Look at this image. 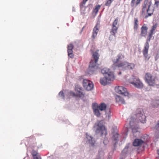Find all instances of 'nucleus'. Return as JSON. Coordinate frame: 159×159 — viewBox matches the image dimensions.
<instances>
[{
	"instance_id": "f257e3e1",
	"label": "nucleus",
	"mask_w": 159,
	"mask_h": 159,
	"mask_svg": "<svg viewBox=\"0 0 159 159\" xmlns=\"http://www.w3.org/2000/svg\"><path fill=\"white\" fill-rule=\"evenodd\" d=\"M146 121V117L143 110L141 109H138L135 114L131 116L130 119L129 124L133 133L138 132V126L136 122L144 123Z\"/></svg>"
},
{
	"instance_id": "f03ea898",
	"label": "nucleus",
	"mask_w": 159,
	"mask_h": 159,
	"mask_svg": "<svg viewBox=\"0 0 159 159\" xmlns=\"http://www.w3.org/2000/svg\"><path fill=\"white\" fill-rule=\"evenodd\" d=\"M98 50H96L93 52V56L94 61L92 60L89 65V71L90 74L95 73V72L98 70V66L97 64L99 57L98 54Z\"/></svg>"
},
{
	"instance_id": "7ed1b4c3",
	"label": "nucleus",
	"mask_w": 159,
	"mask_h": 159,
	"mask_svg": "<svg viewBox=\"0 0 159 159\" xmlns=\"http://www.w3.org/2000/svg\"><path fill=\"white\" fill-rule=\"evenodd\" d=\"M129 82L134 87L141 89L143 87V84L142 81L137 76L131 75L128 79Z\"/></svg>"
},
{
	"instance_id": "20e7f679",
	"label": "nucleus",
	"mask_w": 159,
	"mask_h": 159,
	"mask_svg": "<svg viewBox=\"0 0 159 159\" xmlns=\"http://www.w3.org/2000/svg\"><path fill=\"white\" fill-rule=\"evenodd\" d=\"M93 129L96 134L101 136L106 135L107 134L105 126L101 121L97 122L95 124Z\"/></svg>"
},
{
	"instance_id": "39448f33",
	"label": "nucleus",
	"mask_w": 159,
	"mask_h": 159,
	"mask_svg": "<svg viewBox=\"0 0 159 159\" xmlns=\"http://www.w3.org/2000/svg\"><path fill=\"white\" fill-rule=\"evenodd\" d=\"M106 105L104 103H102L99 106L97 104H93V108L95 115L98 117H99L101 116V113L99 111H102L105 110L106 108Z\"/></svg>"
},
{
	"instance_id": "423d86ee",
	"label": "nucleus",
	"mask_w": 159,
	"mask_h": 159,
	"mask_svg": "<svg viewBox=\"0 0 159 159\" xmlns=\"http://www.w3.org/2000/svg\"><path fill=\"white\" fill-rule=\"evenodd\" d=\"M118 67L122 70H133L135 67V65L133 63H129L124 61L118 64L117 65Z\"/></svg>"
},
{
	"instance_id": "0eeeda50",
	"label": "nucleus",
	"mask_w": 159,
	"mask_h": 159,
	"mask_svg": "<svg viewBox=\"0 0 159 159\" xmlns=\"http://www.w3.org/2000/svg\"><path fill=\"white\" fill-rule=\"evenodd\" d=\"M145 76L146 81L150 86H154L157 84L156 78L153 76L150 73H146Z\"/></svg>"
},
{
	"instance_id": "6e6552de",
	"label": "nucleus",
	"mask_w": 159,
	"mask_h": 159,
	"mask_svg": "<svg viewBox=\"0 0 159 159\" xmlns=\"http://www.w3.org/2000/svg\"><path fill=\"white\" fill-rule=\"evenodd\" d=\"M116 92L120 94L125 97H129V94L125 87L122 86H116L115 88Z\"/></svg>"
},
{
	"instance_id": "1a4fd4ad",
	"label": "nucleus",
	"mask_w": 159,
	"mask_h": 159,
	"mask_svg": "<svg viewBox=\"0 0 159 159\" xmlns=\"http://www.w3.org/2000/svg\"><path fill=\"white\" fill-rule=\"evenodd\" d=\"M75 91L76 92V94L73 92L70 91L69 93L67 95L66 92H65V95L67 96V98L69 97V95L72 96H77L79 97H81L83 96L84 94L82 92V88H77L75 89Z\"/></svg>"
},
{
	"instance_id": "9d476101",
	"label": "nucleus",
	"mask_w": 159,
	"mask_h": 159,
	"mask_svg": "<svg viewBox=\"0 0 159 159\" xmlns=\"http://www.w3.org/2000/svg\"><path fill=\"white\" fill-rule=\"evenodd\" d=\"M83 84L84 88L88 91L92 90L93 88V84L92 82L87 79L83 80Z\"/></svg>"
},
{
	"instance_id": "9b49d317",
	"label": "nucleus",
	"mask_w": 159,
	"mask_h": 159,
	"mask_svg": "<svg viewBox=\"0 0 159 159\" xmlns=\"http://www.w3.org/2000/svg\"><path fill=\"white\" fill-rule=\"evenodd\" d=\"M86 137L84 139V141L86 142V143L89 144L90 147H94L96 146L95 142L93 140V138L86 133Z\"/></svg>"
},
{
	"instance_id": "f8f14e48",
	"label": "nucleus",
	"mask_w": 159,
	"mask_h": 159,
	"mask_svg": "<svg viewBox=\"0 0 159 159\" xmlns=\"http://www.w3.org/2000/svg\"><path fill=\"white\" fill-rule=\"evenodd\" d=\"M151 5V4L150 2L149 3L148 1H146L144 2L143 10V11H146L148 14V16H145L146 18H147L148 16H150L152 13V12L151 13H149V7Z\"/></svg>"
},
{
	"instance_id": "ddd939ff",
	"label": "nucleus",
	"mask_w": 159,
	"mask_h": 159,
	"mask_svg": "<svg viewBox=\"0 0 159 159\" xmlns=\"http://www.w3.org/2000/svg\"><path fill=\"white\" fill-rule=\"evenodd\" d=\"M119 18L117 17L113 21L112 25L111 30V33H113L114 34H115L116 33L117 30L118 28V25H117Z\"/></svg>"
},
{
	"instance_id": "4468645a",
	"label": "nucleus",
	"mask_w": 159,
	"mask_h": 159,
	"mask_svg": "<svg viewBox=\"0 0 159 159\" xmlns=\"http://www.w3.org/2000/svg\"><path fill=\"white\" fill-rule=\"evenodd\" d=\"M149 48V44L147 42H146L144 44V48L143 50V52L146 60H148L150 58V57L148 55V51Z\"/></svg>"
},
{
	"instance_id": "2eb2a0df",
	"label": "nucleus",
	"mask_w": 159,
	"mask_h": 159,
	"mask_svg": "<svg viewBox=\"0 0 159 159\" xmlns=\"http://www.w3.org/2000/svg\"><path fill=\"white\" fill-rule=\"evenodd\" d=\"M99 25L98 23H97L96 25L94 27L93 29L92 38L94 39L96 37L97 34L99 31Z\"/></svg>"
},
{
	"instance_id": "dca6fc26",
	"label": "nucleus",
	"mask_w": 159,
	"mask_h": 159,
	"mask_svg": "<svg viewBox=\"0 0 159 159\" xmlns=\"http://www.w3.org/2000/svg\"><path fill=\"white\" fill-rule=\"evenodd\" d=\"M124 58V56L121 54H119L117 56L113 59L114 63H116L121 61Z\"/></svg>"
},
{
	"instance_id": "f3484780",
	"label": "nucleus",
	"mask_w": 159,
	"mask_h": 159,
	"mask_svg": "<svg viewBox=\"0 0 159 159\" xmlns=\"http://www.w3.org/2000/svg\"><path fill=\"white\" fill-rule=\"evenodd\" d=\"M73 46L72 44H70L68 46V56L71 58H72L73 56Z\"/></svg>"
},
{
	"instance_id": "a211bd4d",
	"label": "nucleus",
	"mask_w": 159,
	"mask_h": 159,
	"mask_svg": "<svg viewBox=\"0 0 159 159\" xmlns=\"http://www.w3.org/2000/svg\"><path fill=\"white\" fill-rule=\"evenodd\" d=\"M110 82H111V81L109 80H107V79L105 76L101 78L100 80V83L101 84L104 86L106 85L108 83H109Z\"/></svg>"
},
{
	"instance_id": "6ab92c4d",
	"label": "nucleus",
	"mask_w": 159,
	"mask_h": 159,
	"mask_svg": "<svg viewBox=\"0 0 159 159\" xmlns=\"http://www.w3.org/2000/svg\"><path fill=\"white\" fill-rule=\"evenodd\" d=\"M143 143V141L140 139H135L133 143V145L135 146H138L141 145Z\"/></svg>"
},
{
	"instance_id": "aec40b11",
	"label": "nucleus",
	"mask_w": 159,
	"mask_h": 159,
	"mask_svg": "<svg viewBox=\"0 0 159 159\" xmlns=\"http://www.w3.org/2000/svg\"><path fill=\"white\" fill-rule=\"evenodd\" d=\"M148 28L145 25H143L141 27V35L142 36H145L147 33Z\"/></svg>"
},
{
	"instance_id": "412c9836",
	"label": "nucleus",
	"mask_w": 159,
	"mask_h": 159,
	"mask_svg": "<svg viewBox=\"0 0 159 159\" xmlns=\"http://www.w3.org/2000/svg\"><path fill=\"white\" fill-rule=\"evenodd\" d=\"M105 77L107 79V80H109L111 81H113L115 79V76L113 71L107 74Z\"/></svg>"
},
{
	"instance_id": "4be33fe9",
	"label": "nucleus",
	"mask_w": 159,
	"mask_h": 159,
	"mask_svg": "<svg viewBox=\"0 0 159 159\" xmlns=\"http://www.w3.org/2000/svg\"><path fill=\"white\" fill-rule=\"evenodd\" d=\"M112 71L111 70L108 68H105L101 70V72L104 76H106L107 74Z\"/></svg>"
},
{
	"instance_id": "5701e85b",
	"label": "nucleus",
	"mask_w": 159,
	"mask_h": 159,
	"mask_svg": "<svg viewBox=\"0 0 159 159\" xmlns=\"http://www.w3.org/2000/svg\"><path fill=\"white\" fill-rule=\"evenodd\" d=\"M115 98L117 102L123 104H124L125 103V101L124 99L120 96L116 95V96Z\"/></svg>"
},
{
	"instance_id": "b1692460",
	"label": "nucleus",
	"mask_w": 159,
	"mask_h": 159,
	"mask_svg": "<svg viewBox=\"0 0 159 159\" xmlns=\"http://www.w3.org/2000/svg\"><path fill=\"white\" fill-rule=\"evenodd\" d=\"M101 5H97L95 8L93 10V13H95L96 15H97L99 9L100 8Z\"/></svg>"
},
{
	"instance_id": "393cba45",
	"label": "nucleus",
	"mask_w": 159,
	"mask_h": 159,
	"mask_svg": "<svg viewBox=\"0 0 159 159\" xmlns=\"http://www.w3.org/2000/svg\"><path fill=\"white\" fill-rule=\"evenodd\" d=\"M139 26V23L138 19L137 18H134V30H137Z\"/></svg>"
},
{
	"instance_id": "a878e982",
	"label": "nucleus",
	"mask_w": 159,
	"mask_h": 159,
	"mask_svg": "<svg viewBox=\"0 0 159 159\" xmlns=\"http://www.w3.org/2000/svg\"><path fill=\"white\" fill-rule=\"evenodd\" d=\"M157 24H156L154 25L152 27L151 30H150V32L154 34V31L155 30V29H156L157 27Z\"/></svg>"
},
{
	"instance_id": "bb28decb",
	"label": "nucleus",
	"mask_w": 159,
	"mask_h": 159,
	"mask_svg": "<svg viewBox=\"0 0 159 159\" xmlns=\"http://www.w3.org/2000/svg\"><path fill=\"white\" fill-rule=\"evenodd\" d=\"M113 136L112 137V139L114 140H117L118 138V134L117 133L113 134Z\"/></svg>"
},
{
	"instance_id": "cd10ccee",
	"label": "nucleus",
	"mask_w": 159,
	"mask_h": 159,
	"mask_svg": "<svg viewBox=\"0 0 159 159\" xmlns=\"http://www.w3.org/2000/svg\"><path fill=\"white\" fill-rule=\"evenodd\" d=\"M105 115H106V117L108 119H109L111 116L110 111L108 110L107 111H106Z\"/></svg>"
},
{
	"instance_id": "c85d7f7f",
	"label": "nucleus",
	"mask_w": 159,
	"mask_h": 159,
	"mask_svg": "<svg viewBox=\"0 0 159 159\" xmlns=\"http://www.w3.org/2000/svg\"><path fill=\"white\" fill-rule=\"evenodd\" d=\"M114 0H107L106 3L105 4V5L106 6H109L113 1Z\"/></svg>"
},
{
	"instance_id": "c756f323",
	"label": "nucleus",
	"mask_w": 159,
	"mask_h": 159,
	"mask_svg": "<svg viewBox=\"0 0 159 159\" xmlns=\"http://www.w3.org/2000/svg\"><path fill=\"white\" fill-rule=\"evenodd\" d=\"M59 95L60 97L64 99L65 97H64V93L62 91H61L59 93Z\"/></svg>"
},
{
	"instance_id": "7c9ffc66",
	"label": "nucleus",
	"mask_w": 159,
	"mask_h": 159,
	"mask_svg": "<svg viewBox=\"0 0 159 159\" xmlns=\"http://www.w3.org/2000/svg\"><path fill=\"white\" fill-rule=\"evenodd\" d=\"M129 147L127 146H126L125 148L124 149V150H123L122 152V153L123 154L124 153H126V152L127 151V149Z\"/></svg>"
},
{
	"instance_id": "2f4dec72",
	"label": "nucleus",
	"mask_w": 159,
	"mask_h": 159,
	"mask_svg": "<svg viewBox=\"0 0 159 159\" xmlns=\"http://www.w3.org/2000/svg\"><path fill=\"white\" fill-rule=\"evenodd\" d=\"M111 34L110 35L109 37V39L110 40H112L113 39V38L115 37V34H114L113 33H111Z\"/></svg>"
},
{
	"instance_id": "473e14b6",
	"label": "nucleus",
	"mask_w": 159,
	"mask_h": 159,
	"mask_svg": "<svg viewBox=\"0 0 159 159\" xmlns=\"http://www.w3.org/2000/svg\"><path fill=\"white\" fill-rule=\"evenodd\" d=\"M154 34L152 33H151L150 32V33L149 34L148 37V40L149 41H150L152 37V34Z\"/></svg>"
},
{
	"instance_id": "72a5a7b5",
	"label": "nucleus",
	"mask_w": 159,
	"mask_h": 159,
	"mask_svg": "<svg viewBox=\"0 0 159 159\" xmlns=\"http://www.w3.org/2000/svg\"><path fill=\"white\" fill-rule=\"evenodd\" d=\"M108 143V139L107 138H105L104 141L103 143L104 144L106 145Z\"/></svg>"
},
{
	"instance_id": "f704fd0d",
	"label": "nucleus",
	"mask_w": 159,
	"mask_h": 159,
	"mask_svg": "<svg viewBox=\"0 0 159 159\" xmlns=\"http://www.w3.org/2000/svg\"><path fill=\"white\" fill-rule=\"evenodd\" d=\"M155 128L156 129L159 130V120L158 121L157 125H155Z\"/></svg>"
},
{
	"instance_id": "c9c22d12",
	"label": "nucleus",
	"mask_w": 159,
	"mask_h": 159,
	"mask_svg": "<svg viewBox=\"0 0 159 159\" xmlns=\"http://www.w3.org/2000/svg\"><path fill=\"white\" fill-rule=\"evenodd\" d=\"M32 154L33 156H36L37 155V152L34 151H32Z\"/></svg>"
},
{
	"instance_id": "e433bc0d",
	"label": "nucleus",
	"mask_w": 159,
	"mask_h": 159,
	"mask_svg": "<svg viewBox=\"0 0 159 159\" xmlns=\"http://www.w3.org/2000/svg\"><path fill=\"white\" fill-rule=\"evenodd\" d=\"M155 5L157 7L159 5V1L155 0Z\"/></svg>"
},
{
	"instance_id": "4c0bfd02",
	"label": "nucleus",
	"mask_w": 159,
	"mask_h": 159,
	"mask_svg": "<svg viewBox=\"0 0 159 159\" xmlns=\"http://www.w3.org/2000/svg\"><path fill=\"white\" fill-rule=\"evenodd\" d=\"M85 10V8L84 7H82L81 8V13L82 14H85V13L84 12V11Z\"/></svg>"
},
{
	"instance_id": "58836bf2",
	"label": "nucleus",
	"mask_w": 159,
	"mask_h": 159,
	"mask_svg": "<svg viewBox=\"0 0 159 159\" xmlns=\"http://www.w3.org/2000/svg\"><path fill=\"white\" fill-rule=\"evenodd\" d=\"M135 0H132L131 3V5L132 7H134L135 6V3L134 2Z\"/></svg>"
},
{
	"instance_id": "ea45409f",
	"label": "nucleus",
	"mask_w": 159,
	"mask_h": 159,
	"mask_svg": "<svg viewBox=\"0 0 159 159\" xmlns=\"http://www.w3.org/2000/svg\"><path fill=\"white\" fill-rule=\"evenodd\" d=\"M34 159H41L40 157L37 156V155L34 156Z\"/></svg>"
},
{
	"instance_id": "a19ab883",
	"label": "nucleus",
	"mask_w": 159,
	"mask_h": 159,
	"mask_svg": "<svg viewBox=\"0 0 159 159\" xmlns=\"http://www.w3.org/2000/svg\"><path fill=\"white\" fill-rule=\"evenodd\" d=\"M142 0H137V2L136 3L135 6L138 5Z\"/></svg>"
},
{
	"instance_id": "79ce46f5",
	"label": "nucleus",
	"mask_w": 159,
	"mask_h": 159,
	"mask_svg": "<svg viewBox=\"0 0 159 159\" xmlns=\"http://www.w3.org/2000/svg\"><path fill=\"white\" fill-rule=\"evenodd\" d=\"M157 153L159 155V149L157 151Z\"/></svg>"
},
{
	"instance_id": "37998d69",
	"label": "nucleus",
	"mask_w": 159,
	"mask_h": 159,
	"mask_svg": "<svg viewBox=\"0 0 159 159\" xmlns=\"http://www.w3.org/2000/svg\"><path fill=\"white\" fill-rule=\"evenodd\" d=\"M156 85L157 86V87L159 88V85H158L157 84Z\"/></svg>"
},
{
	"instance_id": "c03bdc74",
	"label": "nucleus",
	"mask_w": 159,
	"mask_h": 159,
	"mask_svg": "<svg viewBox=\"0 0 159 159\" xmlns=\"http://www.w3.org/2000/svg\"><path fill=\"white\" fill-rule=\"evenodd\" d=\"M73 11H75V10L74 8H73Z\"/></svg>"
},
{
	"instance_id": "a18cd8bd",
	"label": "nucleus",
	"mask_w": 159,
	"mask_h": 159,
	"mask_svg": "<svg viewBox=\"0 0 159 159\" xmlns=\"http://www.w3.org/2000/svg\"><path fill=\"white\" fill-rule=\"evenodd\" d=\"M158 101H156L155 102L157 103H158Z\"/></svg>"
}]
</instances>
